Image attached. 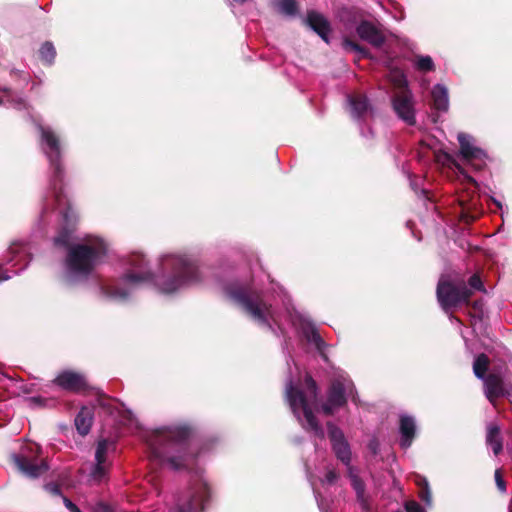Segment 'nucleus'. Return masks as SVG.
I'll use <instances>...</instances> for the list:
<instances>
[{
    "label": "nucleus",
    "instance_id": "5701e85b",
    "mask_svg": "<svg viewBox=\"0 0 512 512\" xmlns=\"http://www.w3.org/2000/svg\"><path fill=\"white\" fill-rule=\"evenodd\" d=\"M486 444L492 448L495 456L503 450V438L501 428L496 423H489L486 428Z\"/></svg>",
    "mask_w": 512,
    "mask_h": 512
},
{
    "label": "nucleus",
    "instance_id": "39448f33",
    "mask_svg": "<svg viewBox=\"0 0 512 512\" xmlns=\"http://www.w3.org/2000/svg\"><path fill=\"white\" fill-rule=\"evenodd\" d=\"M161 267L163 276L155 283L162 293H173L182 285L199 279L197 267L181 257L165 256L161 260Z\"/></svg>",
    "mask_w": 512,
    "mask_h": 512
},
{
    "label": "nucleus",
    "instance_id": "cd10ccee",
    "mask_svg": "<svg viewBox=\"0 0 512 512\" xmlns=\"http://www.w3.org/2000/svg\"><path fill=\"white\" fill-rule=\"evenodd\" d=\"M490 366V359L485 353H480L476 356L473 362V372L478 379H484L488 374L487 371Z\"/></svg>",
    "mask_w": 512,
    "mask_h": 512
},
{
    "label": "nucleus",
    "instance_id": "4be33fe9",
    "mask_svg": "<svg viewBox=\"0 0 512 512\" xmlns=\"http://www.w3.org/2000/svg\"><path fill=\"white\" fill-rule=\"evenodd\" d=\"M399 430L401 434V447H410L416 434V425L414 419L410 416H402L400 418Z\"/></svg>",
    "mask_w": 512,
    "mask_h": 512
},
{
    "label": "nucleus",
    "instance_id": "ea45409f",
    "mask_svg": "<svg viewBox=\"0 0 512 512\" xmlns=\"http://www.w3.org/2000/svg\"><path fill=\"white\" fill-rule=\"evenodd\" d=\"M406 512H425L422 506L414 500L405 503Z\"/></svg>",
    "mask_w": 512,
    "mask_h": 512
},
{
    "label": "nucleus",
    "instance_id": "a211bd4d",
    "mask_svg": "<svg viewBox=\"0 0 512 512\" xmlns=\"http://www.w3.org/2000/svg\"><path fill=\"white\" fill-rule=\"evenodd\" d=\"M350 112L356 119L364 120L371 112L368 98L363 94H352L348 97Z\"/></svg>",
    "mask_w": 512,
    "mask_h": 512
},
{
    "label": "nucleus",
    "instance_id": "e433bc0d",
    "mask_svg": "<svg viewBox=\"0 0 512 512\" xmlns=\"http://www.w3.org/2000/svg\"><path fill=\"white\" fill-rule=\"evenodd\" d=\"M496 486L501 493L506 492V481L504 480L503 472L501 469H496L494 473Z\"/></svg>",
    "mask_w": 512,
    "mask_h": 512
},
{
    "label": "nucleus",
    "instance_id": "4468645a",
    "mask_svg": "<svg viewBox=\"0 0 512 512\" xmlns=\"http://www.w3.org/2000/svg\"><path fill=\"white\" fill-rule=\"evenodd\" d=\"M328 437L331 441L332 450L343 464L349 465L351 462V450L349 443L345 439L342 430L333 422H327Z\"/></svg>",
    "mask_w": 512,
    "mask_h": 512
},
{
    "label": "nucleus",
    "instance_id": "20e7f679",
    "mask_svg": "<svg viewBox=\"0 0 512 512\" xmlns=\"http://www.w3.org/2000/svg\"><path fill=\"white\" fill-rule=\"evenodd\" d=\"M304 387L308 395L296 387L291 380L286 384L285 393L288 404L293 414L299 420H301L300 413H303V417L306 423V425L303 426L305 429L313 431L319 437H323V429L309 404V398L314 402L317 400L319 395V388L316 381L308 373L304 377Z\"/></svg>",
    "mask_w": 512,
    "mask_h": 512
},
{
    "label": "nucleus",
    "instance_id": "3c124183",
    "mask_svg": "<svg viewBox=\"0 0 512 512\" xmlns=\"http://www.w3.org/2000/svg\"><path fill=\"white\" fill-rule=\"evenodd\" d=\"M4 103V100L0 98V105Z\"/></svg>",
    "mask_w": 512,
    "mask_h": 512
},
{
    "label": "nucleus",
    "instance_id": "8fccbe9b",
    "mask_svg": "<svg viewBox=\"0 0 512 512\" xmlns=\"http://www.w3.org/2000/svg\"><path fill=\"white\" fill-rule=\"evenodd\" d=\"M234 2L236 3H239V4H244L246 3L248 0H233Z\"/></svg>",
    "mask_w": 512,
    "mask_h": 512
},
{
    "label": "nucleus",
    "instance_id": "4c0bfd02",
    "mask_svg": "<svg viewBox=\"0 0 512 512\" xmlns=\"http://www.w3.org/2000/svg\"><path fill=\"white\" fill-rule=\"evenodd\" d=\"M339 478V474L335 470H329L326 472L324 479L322 480L323 483H327L329 485H333L336 483V481Z\"/></svg>",
    "mask_w": 512,
    "mask_h": 512
},
{
    "label": "nucleus",
    "instance_id": "c85d7f7f",
    "mask_svg": "<svg viewBox=\"0 0 512 512\" xmlns=\"http://www.w3.org/2000/svg\"><path fill=\"white\" fill-rule=\"evenodd\" d=\"M0 90L5 94L6 101L12 104L14 108L19 110L29 108L28 103L19 93L13 92L10 88L7 87H4Z\"/></svg>",
    "mask_w": 512,
    "mask_h": 512
},
{
    "label": "nucleus",
    "instance_id": "6ab92c4d",
    "mask_svg": "<svg viewBox=\"0 0 512 512\" xmlns=\"http://www.w3.org/2000/svg\"><path fill=\"white\" fill-rule=\"evenodd\" d=\"M460 145V154L462 158L468 162L482 159L485 153L482 149L471 143L470 136L465 133H459L457 136Z\"/></svg>",
    "mask_w": 512,
    "mask_h": 512
},
{
    "label": "nucleus",
    "instance_id": "f704fd0d",
    "mask_svg": "<svg viewBox=\"0 0 512 512\" xmlns=\"http://www.w3.org/2000/svg\"><path fill=\"white\" fill-rule=\"evenodd\" d=\"M467 286H468L469 289H471L472 292H473V290L483 291V292L485 291L484 284H483L479 274H477V273L473 274L468 279Z\"/></svg>",
    "mask_w": 512,
    "mask_h": 512
},
{
    "label": "nucleus",
    "instance_id": "58836bf2",
    "mask_svg": "<svg viewBox=\"0 0 512 512\" xmlns=\"http://www.w3.org/2000/svg\"><path fill=\"white\" fill-rule=\"evenodd\" d=\"M311 341L314 343L316 348L322 352L325 342L317 331L312 332Z\"/></svg>",
    "mask_w": 512,
    "mask_h": 512
},
{
    "label": "nucleus",
    "instance_id": "aec40b11",
    "mask_svg": "<svg viewBox=\"0 0 512 512\" xmlns=\"http://www.w3.org/2000/svg\"><path fill=\"white\" fill-rule=\"evenodd\" d=\"M108 449V441L103 439L98 442L96 452H95V460L96 464L91 472L93 479L101 480L106 474V454Z\"/></svg>",
    "mask_w": 512,
    "mask_h": 512
},
{
    "label": "nucleus",
    "instance_id": "2f4dec72",
    "mask_svg": "<svg viewBox=\"0 0 512 512\" xmlns=\"http://www.w3.org/2000/svg\"><path fill=\"white\" fill-rule=\"evenodd\" d=\"M103 292L107 297L114 300H126L128 297V292L124 288L116 285L104 287Z\"/></svg>",
    "mask_w": 512,
    "mask_h": 512
},
{
    "label": "nucleus",
    "instance_id": "a878e982",
    "mask_svg": "<svg viewBox=\"0 0 512 512\" xmlns=\"http://www.w3.org/2000/svg\"><path fill=\"white\" fill-rule=\"evenodd\" d=\"M91 394L96 396V402L100 408H102L107 414L113 415L117 411L116 403L117 399L107 395L99 388L94 387Z\"/></svg>",
    "mask_w": 512,
    "mask_h": 512
},
{
    "label": "nucleus",
    "instance_id": "7ed1b4c3",
    "mask_svg": "<svg viewBox=\"0 0 512 512\" xmlns=\"http://www.w3.org/2000/svg\"><path fill=\"white\" fill-rule=\"evenodd\" d=\"M224 293L253 321L260 326L272 328L271 320L274 319L272 305L265 301L261 291L248 283L231 282L224 287Z\"/></svg>",
    "mask_w": 512,
    "mask_h": 512
},
{
    "label": "nucleus",
    "instance_id": "1a4fd4ad",
    "mask_svg": "<svg viewBox=\"0 0 512 512\" xmlns=\"http://www.w3.org/2000/svg\"><path fill=\"white\" fill-rule=\"evenodd\" d=\"M210 499V488L202 480L192 484L188 491L178 497L176 505L171 512H203Z\"/></svg>",
    "mask_w": 512,
    "mask_h": 512
},
{
    "label": "nucleus",
    "instance_id": "423d86ee",
    "mask_svg": "<svg viewBox=\"0 0 512 512\" xmlns=\"http://www.w3.org/2000/svg\"><path fill=\"white\" fill-rule=\"evenodd\" d=\"M105 255L106 245L102 241L74 244L66 255L67 270L75 276L88 277Z\"/></svg>",
    "mask_w": 512,
    "mask_h": 512
},
{
    "label": "nucleus",
    "instance_id": "6e6552de",
    "mask_svg": "<svg viewBox=\"0 0 512 512\" xmlns=\"http://www.w3.org/2000/svg\"><path fill=\"white\" fill-rule=\"evenodd\" d=\"M41 449L36 444L24 445L19 453L10 456L11 462L23 475L38 478L48 469L44 459L40 458Z\"/></svg>",
    "mask_w": 512,
    "mask_h": 512
},
{
    "label": "nucleus",
    "instance_id": "9b49d317",
    "mask_svg": "<svg viewBox=\"0 0 512 512\" xmlns=\"http://www.w3.org/2000/svg\"><path fill=\"white\" fill-rule=\"evenodd\" d=\"M392 107L397 116L409 126L416 124L413 95L407 87V83L399 85L398 90L392 96Z\"/></svg>",
    "mask_w": 512,
    "mask_h": 512
},
{
    "label": "nucleus",
    "instance_id": "2eb2a0df",
    "mask_svg": "<svg viewBox=\"0 0 512 512\" xmlns=\"http://www.w3.org/2000/svg\"><path fill=\"white\" fill-rule=\"evenodd\" d=\"M484 394L492 405L501 397L510 396V391L506 389L503 377L499 373H489L484 379Z\"/></svg>",
    "mask_w": 512,
    "mask_h": 512
},
{
    "label": "nucleus",
    "instance_id": "c9c22d12",
    "mask_svg": "<svg viewBox=\"0 0 512 512\" xmlns=\"http://www.w3.org/2000/svg\"><path fill=\"white\" fill-rule=\"evenodd\" d=\"M280 8L284 13L293 15L296 13L297 4L295 0H282L280 3Z\"/></svg>",
    "mask_w": 512,
    "mask_h": 512
},
{
    "label": "nucleus",
    "instance_id": "f257e3e1",
    "mask_svg": "<svg viewBox=\"0 0 512 512\" xmlns=\"http://www.w3.org/2000/svg\"><path fill=\"white\" fill-rule=\"evenodd\" d=\"M193 441L194 429L179 425L156 430L149 439V446L152 455L166 460L173 470H190L200 453Z\"/></svg>",
    "mask_w": 512,
    "mask_h": 512
},
{
    "label": "nucleus",
    "instance_id": "72a5a7b5",
    "mask_svg": "<svg viewBox=\"0 0 512 512\" xmlns=\"http://www.w3.org/2000/svg\"><path fill=\"white\" fill-rule=\"evenodd\" d=\"M416 66L418 70L423 72L432 71L434 69V63L430 56H420L417 59Z\"/></svg>",
    "mask_w": 512,
    "mask_h": 512
},
{
    "label": "nucleus",
    "instance_id": "473e14b6",
    "mask_svg": "<svg viewBox=\"0 0 512 512\" xmlns=\"http://www.w3.org/2000/svg\"><path fill=\"white\" fill-rule=\"evenodd\" d=\"M343 47L347 50H351V51L358 53L362 58L369 57V51L367 48H365L364 46H361L356 41L351 40L349 38H344Z\"/></svg>",
    "mask_w": 512,
    "mask_h": 512
},
{
    "label": "nucleus",
    "instance_id": "f03ea898",
    "mask_svg": "<svg viewBox=\"0 0 512 512\" xmlns=\"http://www.w3.org/2000/svg\"><path fill=\"white\" fill-rule=\"evenodd\" d=\"M40 131L41 137L46 144L45 154L49 160L52 172L51 187L55 202L59 207L64 208L62 211L64 225L75 229L78 217L64 191L65 170L62 162V149L59 137L49 128L40 127Z\"/></svg>",
    "mask_w": 512,
    "mask_h": 512
},
{
    "label": "nucleus",
    "instance_id": "b1692460",
    "mask_svg": "<svg viewBox=\"0 0 512 512\" xmlns=\"http://www.w3.org/2000/svg\"><path fill=\"white\" fill-rule=\"evenodd\" d=\"M75 426L80 435L85 436L90 432L93 423V412L88 407H82L75 417Z\"/></svg>",
    "mask_w": 512,
    "mask_h": 512
},
{
    "label": "nucleus",
    "instance_id": "7c9ffc66",
    "mask_svg": "<svg viewBox=\"0 0 512 512\" xmlns=\"http://www.w3.org/2000/svg\"><path fill=\"white\" fill-rule=\"evenodd\" d=\"M419 487V498L428 506L432 504V494L429 483L425 477L418 476L416 481Z\"/></svg>",
    "mask_w": 512,
    "mask_h": 512
},
{
    "label": "nucleus",
    "instance_id": "a19ab883",
    "mask_svg": "<svg viewBox=\"0 0 512 512\" xmlns=\"http://www.w3.org/2000/svg\"><path fill=\"white\" fill-rule=\"evenodd\" d=\"M45 490L53 496H63L61 487L56 483H48L45 485Z\"/></svg>",
    "mask_w": 512,
    "mask_h": 512
},
{
    "label": "nucleus",
    "instance_id": "9d476101",
    "mask_svg": "<svg viewBox=\"0 0 512 512\" xmlns=\"http://www.w3.org/2000/svg\"><path fill=\"white\" fill-rule=\"evenodd\" d=\"M352 383L344 378L331 380L327 392L326 401L320 406L321 412L326 416H332L340 408L347 404L346 392Z\"/></svg>",
    "mask_w": 512,
    "mask_h": 512
},
{
    "label": "nucleus",
    "instance_id": "37998d69",
    "mask_svg": "<svg viewBox=\"0 0 512 512\" xmlns=\"http://www.w3.org/2000/svg\"><path fill=\"white\" fill-rule=\"evenodd\" d=\"M63 504L70 512H81L76 504H74L68 497L62 496Z\"/></svg>",
    "mask_w": 512,
    "mask_h": 512
},
{
    "label": "nucleus",
    "instance_id": "393cba45",
    "mask_svg": "<svg viewBox=\"0 0 512 512\" xmlns=\"http://www.w3.org/2000/svg\"><path fill=\"white\" fill-rule=\"evenodd\" d=\"M433 107L441 112H446L449 106L448 92L447 89L440 84L433 87L432 92Z\"/></svg>",
    "mask_w": 512,
    "mask_h": 512
},
{
    "label": "nucleus",
    "instance_id": "de8ad7c7",
    "mask_svg": "<svg viewBox=\"0 0 512 512\" xmlns=\"http://www.w3.org/2000/svg\"><path fill=\"white\" fill-rule=\"evenodd\" d=\"M377 445H378V444H377V442H376V441H371V442L369 443V447H370V449L373 451V453H374V454H376V453H377Z\"/></svg>",
    "mask_w": 512,
    "mask_h": 512
},
{
    "label": "nucleus",
    "instance_id": "dca6fc26",
    "mask_svg": "<svg viewBox=\"0 0 512 512\" xmlns=\"http://www.w3.org/2000/svg\"><path fill=\"white\" fill-rule=\"evenodd\" d=\"M359 38L375 48H380L386 42V36L372 22L362 20L356 27Z\"/></svg>",
    "mask_w": 512,
    "mask_h": 512
},
{
    "label": "nucleus",
    "instance_id": "412c9836",
    "mask_svg": "<svg viewBox=\"0 0 512 512\" xmlns=\"http://www.w3.org/2000/svg\"><path fill=\"white\" fill-rule=\"evenodd\" d=\"M459 204L461 206V217L465 222L469 223L478 219L481 214L478 208V197L473 196L468 200L462 195L459 198Z\"/></svg>",
    "mask_w": 512,
    "mask_h": 512
},
{
    "label": "nucleus",
    "instance_id": "c03bdc74",
    "mask_svg": "<svg viewBox=\"0 0 512 512\" xmlns=\"http://www.w3.org/2000/svg\"><path fill=\"white\" fill-rule=\"evenodd\" d=\"M94 511L95 512H114V509L112 508V506H110L109 504H107L105 502H99L96 504Z\"/></svg>",
    "mask_w": 512,
    "mask_h": 512
},
{
    "label": "nucleus",
    "instance_id": "0eeeda50",
    "mask_svg": "<svg viewBox=\"0 0 512 512\" xmlns=\"http://www.w3.org/2000/svg\"><path fill=\"white\" fill-rule=\"evenodd\" d=\"M473 295L464 280H443L440 279L436 288V296L439 305L445 312H449L462 305L469 306Z\"/></svg>",
    "mask_w": 512,
    "mask_h": 512
},
{
    "label": "nucleus",
    "instance_id": "79ce46f5",
    "mask_svg": "<svg viewBox=\"0 0 512 512\" xmlns=\"http://www.w3.org/2000/svg\"><path fill=\"white\" fill-rule=\"evenodd\" d=\"M356 494H357V500L360 502L362 508L364 510L368 509V502L364 496V488L361 486V488H356Z\"/></svg>",
    "mask_w": 512,
    "mask_h": 512
},
{
    "label": "nucleus",
    "instance_id": "bb28decb",
    "mask_svg": "<svg viewBox=\"0 0 512 512\" xmlns=\"http://www.w3.org/2000/svg\"><path fill=\"white\" fill-rule=\"evenodd\" d=\"M73 227H69L67 225H63L61 229L58 231L57 235L54 237V245L59 248L67 249L69 251L70 247L74 244H71L72 235L74 232Z\"/></svg>",
    "mask_w": 512,
    "mask_h": 512
},
{
    "label": "nucleus",
    "instance_id": "f8f14e48",
    "mask_svg": "<svg viewBox=\"0 0 512 512\" xmlns=\"http://www.w3.org/2000/svg\"><path fill=\"white\" fill-rule=\"evenodd\" d=\"M53 384L60 387L62 390L76 394L90 395L94 390V386L88 383L82 373L72 370H64L59 373L53 380Z\"/></svg>",
    "mask_w": 512,
    "mask_h": 512
},
{
    "label": "nucleus",
    "instance_id": "a18cd8bd",
    "mask_svg": "<svg viewBox=\"0 0 512 512\" xmlns=\"http://www.w3.org/2000/svg\"><path fill=\"white\" fill-rule=\"evenodd\" d=\"M472 306V308L477 311V312H481L482 311V302L479 301V300H476L474 301L473 303L470 302V304Z\"/></svg>",
    "mask_w": 512,
    "mask_h": 512
},
{
    "label": "nucleus",
    "instance_id": "09e8293b",
    "mask_svg": "<svg viewBox=\"0 0 512 512\" xmlns=\"http://www.w3.org/2000/svg\"><path fill=\"white\" fill-rule=\"evenodd\" d=\"M361 486L364 488L363 483L358 482V481H355V483H354V488H355V489H356V488H361Z\"/></svg>",
    "mask_w": 512,
    "mask_h": 512
},
{
    "label": "nucleus",
    "instance_id": "f3484780",
    "mask_svg": "<svg viewBox=\"0 0 512 512\" xmlns=\"http://www.w3.org/2000/svg\"><path fill=\"white\" fill-rule=\"evenodd\" d=\"M306 24L317 33L322 40L329 43V33L331 32V26L329 21L321 13L310 10L307 12Z\"/></svg>",
    "mask_w": 512,
    "mask_h": 512
},
{
    "label": "nucleus",
    "instance_id": "49530a36",
    "mask_svg": "<svg viewBox=\"0 0 512 512\" xmlns=\"http://www.w3.org/2000/svg\"><path fill=\"white\" fill-rule=\"evenodd\" d=\"M354 14H355L354 9H352V8H351V9H348V8H347V9H344V10L342 11V18H344V17H346V16H347V17H350V16H352V15H354Z\"/></svg>",
    "mask_w": 512,
    "mask_h": 512
},
{
    "label": "nucleus",
    "instance_id": "ddd939ff",
    "mask_svg": "<svg viewBox=\"0 0 512 512\" xmlns=\"http://www.w3.org/2000/svg\"><path fill=\"white\" fill-rule=\"evenodd\" d=\"M129 264L132 270L123 276L126 282L139 284L155 280V275L148 269V263L143 254L132 253L129 258Z\"/></svg>",
    "mask_w": 512,
    "mask_h": 512
},
{
    "label": "nucleus",
    "instance_id": "c756f323",
    "mask_svg": "<svg viewBox=\"0 0 512 512\" xmlns=\"http://www.w3.org/2000/svg\"><path fill=\"white\" fill-rule=\"evenodd\" d=\"M56 49L52 42H44L39 49L40 60L46 65H52L56 57Z\"/></svg>",
    "mask_w": 512,
    "mask_h": 512
}]
</instances>
